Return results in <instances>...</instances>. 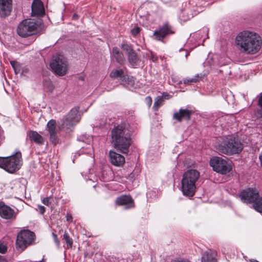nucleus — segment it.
<instances>
[{
  "label": "nucleus",
  "instance_id": "f257e3e1",
  "mask_svg": "<svg viewBox=\"0 0 262 262\" xmlns=\"http://www.w3.org/2000/svg\"><path fill=\"white\" fill-rule=\"evenodd\" d=\"M237 49L242 53L253 55L261 49L262 40L257 33L249 30L239 32L235 39Z\"/></svg>",
  "mask_w": 262,
  "mask_h": 262
},
{
  "label": "nucleus",
  "instance_id": "f03ea898",
  "mask_svg": "<svg viewBox=\"0 0 262 262\" xmlns=\"http://www.w3.org/2000/svg\"><path fill=\"white\" fill-rule=\"evenodd\" d=\"M112 143L117 150L127 154L131 144L130 135L128 129L121 125L114 127L111 132Z\"/></svg>",
  "mask_w": 262,
  "mask_h": 262
},
{
  "label": "nucleus",
  "instance_id": "7ed1b4c3",
  "mask_svg": "<svg viewBox=\"0 0 262 262\" xmlns=\"http://www.w3.org/2000/svg\"><path fill=\"white\" fill-rule=\"evenodd\" d=\"M214 147L220 152L230 156L240 152L243 146L238 139L233 135H228L217 139Z\"/></svg>",
  "mask_w": 262,
  "mask_h": 262
},
{
  "label": "nucleus",
  "instance_id": "20e7f679",
  "mask_svg": "<svg viewBox=\"0 0 262 262\" xmlns=\"http://www.w3.org/2000/svg\"><path fill=\"white\" fill-rule=\"evenodd\" d=\"M21 154L20 152L8 157H0V167L12 173L19 169L21 165Z\"/></svg>",
  "mask_w": 262,
  "mask_h": 262
},
{
  "label": "nucleus",
  "instance_id": "39448f33",
  "mask_svg": "<svg viewBox=\"0 0 262 262\" xmlns=\"http://www.w3.org/2000/svg\"><path fill=\"white\" fill-rule=\"evenodd\" d=\"M38 27L37 22L35 20L26 19L18 24L16 31L19 36L26 37L35 34Z\"/></svg>",
  "mask_w": 262,
  "mask_h": 262
},
{
  "label": "nucleus",
  "instance_id": "423d86ee",
  "mask_svg": "<svg viewBox=\"0 0 262 262\" xmlns=\"http://www.w3.org/2000/svg\"><path fill=\"white\" fill-rule=\"evenodd\" d=\"M35 234L28 230H24L19 232L16 241V248L20 252L30 245L34 239Z\"/></svg>",
  "mask_w": 262,
  "mask_h": 262
},
{
  "label": "nucleus",
  "instance_id": "0eeeda50",
  "mask_svg": "<svg viewBox=\"0 0 262 262\" xmlns=\"http://www.w3.org/2000/svg\"><path fill=\"white\" fill-rule=\"evenodd\" d=\"M80 119L79 107H74L61 121V127L66 130L71 129L79 121Z\"/></svg>",
  "mask_w": 262,
  "mask_h": 262
},
{
  "label": "nucleus",
  "instance_id": "6e6552de",
  "mask_svg": "<svg viewBox=\"0 0 262 262\" xmlns=\"http://www.w3.org/2000/svg\"><path fill=\"white\" fill-rule=\"evenodd\" d=\"M50 67L56 75L63 76L68 70L66 58L61 55H57L51 62Z\"/></svg>",
  "mask_w": 262,
  "mask_h": 262
},
{
  "label": "nucleus",
  "instance_id": "1a4fd4ad",
  "mask_svg": "<svg viewBox=\"0 0 262 262\" xmlns=\"http://www.w3.org/2000/svg\"><path fill=\"white\" fill-rule=\"evenodd\" d=\"M209 163L214 171L221 174H226L232 169L231 163L220 157H215L211 158Z\"/></svg>",
  "mask_w": 262,
  "mask_h": 262
},
{
  "label": "nucleus",
  "instance_id": "9d476101",
  "mask_svg": "<svg viewBox=\"0 0 262 262\" xmlns=\"http://www.w3.org/2000/svg\"><path fill=\"white\" fill-rule=\"evenodd\" d=\"M259 196L258 190L253 188L244 190L239 194L241 201L245 203L254 204Z\"/></svg>",
  "mask_w": 262,
  "mask_h": 262
},
{
  "label": "nucleus",
  "instance_id": "9b49d317",
  "mask_svg": "<svg viewBox=\"0 0 262 262\" xmlns=\"http://www.w3.org/2000/svg\"><path fill=\"white\" fill-rule=\"evenodd\" d=\"M173 33L174 32L172 31L171 27L168 23H165L160 27L158 30L155 31L153 36L155 39L161 41L167 35Z\"/></svg>",
  "mask_w": 262,
  "mask_h": 262
},
{
  "label": "nucleus",
  "instance_id": "f8f14e48",
  "mask_svg": "<svg viewBox=\"0 0 262 262\" xmlns=\"http://www.w3.org/2000/svg\"><path fill=\"white\" fill-rule=\"evenodd\" d=\"M196 189L195 183L182 180V191L184 195L192 196Z\"/></svg>",
  "mask_w": 262,
  "mask_h": 262
},
{
  "label": "nucleus",
  "instance_id": "ddd939ff",
  "mask_svg": "<svg viewBox=\"0 0 262 262\" xmlns=\"http://www.w3.org/2000/svg\"><path fill=\"white\" fill-rule=\"evenodd\" d=\"M56 123L55 120H51L47 124V129L50 134V140L52 144H56L58 143L57 136V130L56 129Z\"/></svg>",
  "mask_w": 262,
  "mask_h": 262
},
{
  "label": "nucleus",
  "instance_id": "4468645a",
  "mask_svg": "<svg viewBox=\"0 0 262 262\" xmlns=\"http://www.w3.org/2000/svg\"><path fill=\"white\" fill-rule=\"evenodd\" d=\"M109 157L111 164L115 166L121 167L125 163L124 157L114 151H110Z\"/></svg>",
  "mask_w": 262,
  "mask_h": 262
},
{
  "label": "nucleus",
  "instance_id": "2eb2a0df",
  "mask_svg": "<svg viewBox=\"0 0 262 262\" xmlns=\"http://www.w3.org/2000/svg\"><path fill=\"white\" fill-rule=\"evenodd\" d=\"M0 216L5 219H11L15 217L14 210L9 206L0 202Z\"/></svg>",
  "mask_w": 262,
  "mask_h": 262
},
{
  "label": "nucleus",
  "instance_id": "dca6fc26",
  "mask_svg": "<svg viewBox=\"0 0 262 262\" xmlns=\"http://www.w3.org/2000/svg\"><path fill=\"white\" fill-rule=\"evenodd\" d=\"M192 113L191 110L180 108L179 112L174 113L173 118L179 122H181L182 120H189Z\"/></svg>",
  "mask_w": 262,
  "mask_h": 262
},
{
  "label": "nucleus",
  "instance_id": "f3484780",
  "mask_svg": "<svg viewBox=\"0 0 262 262\" xmlns=\"http://www.w3.org/2000/svg\"><path fill=\"white\" fill-rule=\"evenodd\" d=\"M45 13L43 3L40 0H34L32 4V16H40Z\"/></svg>",
  "mask_w": 262,
  "mask_h": 262
},
{
  "label": "nucleus",
  "instance_id": "a211bd4d",
  "mask_svg": "<svg viewBox=\"0 0 262 262\" xmlns=\"http://www.w3.org/2000/svg\"><path fill=\"white\" fill-rule=\"evenodd\" d=\"M116 204L120 206H125V209H129L134 207V202L129 195H122L118 197L116 200Z\"/></svg>",
  "mask_w": 262,
  "mask_h": 262
},
{
  "label": "nucleus",
  "instance_id": "6ab92c4d",
  "mask_svg": "<svg viewBox=\"0 0 262 262\" xmlns=\"http://www.w3.org/2000/svg\"><path fill=\"white\" fill-rule=\"evenodd\" d=\"M12 9V0H0V15L5 17L10 14Z\"/></svg>",
  "mask_w": 262,
  "mask_h": 262
},
{
  "label": "nucleus",
  "instance_id": "aec40b11",
  "mask_svg": "<svg viewBox=\"0 0 262 262\" xmlns=\"http://www.w3.org/2000/svg\"><path fill=\"white\" fill-rule=\"evenodd\" d=\"M200 176V172L195 170L191 169L185 172L183 176V179L190 182L196 183Z\"/></svg>",
  "mask_w": 262,
  "mask_h": 262
},
{
  "label": "nucleus",
  "instance_id": "412c9836",
  "mask_svg": "<svg viewBox=\"0 0 262 262\" xmlns=\"http://www.w3.org/2000/svg\"><path fill=\"white\" fill-rule=\"evenodd\" d=\"M28 136L31 141H33L36 144L42 145L44 143V138L35 131H29L28 133Z\"/></svg>",
  "mask_w": 262,
  "mask_h": 262
},
{
  "label": "nucleus",
  "instance_id": "4be33fe9",
  "mask_svg": "<svg viewBox=\"0 0 262 262\" xmlns=\"http://www.w3.org/2000/svg\"><path fill=\"white\" fill-rule=\"evenodd\" d=\"M127 56L128 61L132 67H136L140 64L141 60L135 51L130 53Z\"/></svg>",
  "mask_w": 262,
  "mask_h": 262
},
{
  "label": "nucleus",
  "instance_id": "5701e85b",
  "mask_svg": "<svg viewBox=\"0 0 262 262\" xmlns=\"http://www.w3.org/2000/svg\"><path fill=\"white\" fill-rule=\"evenodd\" d=\"M110 77L113 78H119L121 82H123L126 78L125 74L122 69L113 70L110 73Z\"/></svg>",
  "mask_w": 262,
  "mask_h": 262
},
{
  "label": "nucleus",
  "instance_id": "b1692460",
  "mask_svg": "<svg viewBox=\"0 0 262 262\" xmlns=\"http://www.w3.org/2000/svg\"><path fill=\"white\" fill-rule=\"evenodd\" d=\"M112 53L118 63L122 64L124 62L125 58L119 48L117 47L113 48Z\"/></svg>",
  "mask_w": 262,
  "mask_h": 262
},
{
  "label": "nucleus",
  "instance_id": "393cba45",
  "mask_svg": "<svg viewBox=\"0 0 262 262\" xmlns=\"http://www.w3.org/2000/svg\"><path fill=\"white\" fill-rule=\"evenodd\" d=\"M202 262H215V253L206 252L202 257Z\"/></svg>",
  "mask_w": 262,
  "mask_h": 262
},
{
  "label": "nucleus",
  "instance_id": "a878e982",
  "mask_svg": "<svg viewBox=\"0 0 262 262\" xmlns=\"http://www.w3.org/2000/svg\"><path fill=\"white\" fill-rule=\"evenodd\" d=\"M126 78L123 82L121 83L126 87L133 86L134 84V80L133 77L129 76L127 74H125Z\"/></svg>",
  "mask_w": 262,
  "mask_h": 262
},
{
  "label": "nucleus",
  "instance_id": "bb28decb",
  "mask_svg": "<svg viewBox=\"0 0 262 262\" xmlns=\"http://www.w3.org/2000/svg\"><path fill=\"white\" fill-rule=\"evenodd\" d=\"M253 207L257 212L262 213V197H258V199L253 204Z\"/></svg>",
  "mask_w": 262,
  "mask_h": 262
},
{
  "label": "nucleus",
  "instance_id": "cd10ccee",
  "mask_svg": "<svg viewBox=\"0 0 262 262\" xmlns=\"http://www.w3.org/2000/svg\"><path fill=\"white\" fill-rule=\"evenodd\" d=\"M199 78H202V75L196 74L193 78H186L183 80L184 83L185 85H189L192 83H195L199 81Z\"/></svg>",
  "mask_w": 262,
  "mask_h": 262
},
{
  "label": "nucleus",
  "instance_id": "c85d7f7f",
  "mask_svg": "<svg viewBox=\"0 0 262 262\" xmlns=\"http://www.w3.org/2000/svg\"><path fill=\"white\" fill-rule=\"evenodd\" d=\"M163 101L164 99L163 96H157L155 99V101L153 106V108L155 110H157L158 108L160 107V106L162 104Z\"/></svg>",
  "mask_w": 262,
  "mask_h": 262
},
{
  "label": "nucleus",
  "instance_id": "c756f323",
  "mask_svg": "<svg viewBox=\"0 0 262 262\" xmlns=\"http://www.w3.org/2000/svg\"><path fill=\"white\" fill-rule=\"evenodd\" d=\"M121 48L127 54V56L134 51L132 46L126 43L122 44Z\"/></svg>",
  "mask_w": 262,
  "mask_h": 262
},
{
  "label": "nucleus",
  "instance_id": "7c9ffc66",
  "mask_svg": "<svg viewBox=\"0 0 262 262\" xmlns=\"http://www.w3.org/2000/svg\"><path fill=\"white\" fill-rule=\"evenodd\" d=\"M11 65L13 67L14 72L16 74L19 73L20 71V64L16 61H10Z\"/></svg>",
  "mask_w": 262,
  "mask_h": 262
},
{
  "label": "nucleus",
  "instance_id": "2f4dec72",
  "mask_svg": "<svg viewBox=\"0 0 262 262\" xmlns=\"http://www.w3.org/2000/svg\"><path fill=\"white\" fill-rule=\"evenodd\" d=\"M63 238L64 239L67 245L70 248H72V244H73V240L70 237L69 234L65 232L63 234Z\"/></svg>",
  "mask_w": 262,
  "mask_h": 262
},
{
  "label": "nucleus",
  "instance_id": "473e14b6",
  "mask_svg": "<svg viewBox=\"0 0 262 262\" xmlns=\"http://www.w3.org/2000/svg\"><path fill=\"white\" fill-rule=\"evenodd\" d=\"M7 246L3 243H0V253L2 254H5L7 252Z\"/></svg>",
  "mask_w": 262,
  "mask_h": 262
},
{
  "label": "nucleus",
  "instance_id": "72a5a7b5",
  "mask_svg": "<svg viewBox=\"0 0 262 262\" xmlns=\"http://www.w3.org/2000/svg\"><path fill=\"white\" fill-rule=\"evenodd\" d=\"M44 85L47 87L50 91H52L54 89V86L51 81H46Z\"/></svg>",
  "mask_w": 262,
  "mask_h": 262
},
{
  "label": "nucleus",
  "instance_id": "f704fd0d",
  "mask_svg": "<svg viewBox=\"0 0 262 262\" xmlns=\"http://www.w3.org/2000/svg\"><path fill=\"white\" fill-rule=\"evenodd\" d=\"M140 31V29L139 27H135L134 28H133L132 30H131V32H132V35H133L134 36H136L139 33Z\"/></svg>",
  "mask_w": 262,
  "mask_h": 262
},
{
  "label": "nucleus",
  "instance_id": "c9c22d12",
  "mask_svg": "<svg viewBox=\"0 0 262 262\" xmlns=\"http://www.w3.org/2000/svg\"><path fill=\"white\" fill-rule=\"evenodd\" d=\"M50 199L49 197L43 198L42 200V203L45 205L48 206L50 204Z\"/></svg>",
  "mask_w": 262,
  "mask_h": 262
},
{
  "label": "nucleus",
  "instance_id": "e433bc0d",
  "mask_svg": "<svg viewBox=\"0 0 262 262\" xmlns=\"http://www.w3.org/2000/svg\"><path fill=\"white\" fill-rule=\"evenodd\" d=\"M149 59L151 60L152 61L155 62L157 60L158 58L153 54L152 52H151L150 53Z\"/></svg>",
  "mask_w": 262,
  "mask_h": 262
},
{
  "label": "nucleus",
  "instance_id": "4c0bfd02",
  "mask_svg": "<svg viewBox=\"0 0 262 262\" xmlns=\"http://www.w3.org/2000/svg\"><path fill=\"white\" fill-rule=\"evenodd\" d=\"M126 178L130 181H133L135 179V174L134 172H132L128 176H126Z\"/></svg>",
  "mask_w": 262,
  "mask_h": 262
},
{
  "label": "nucleus",
  "instance_id": "58836bf2",
  "mask_svg": "<svg viewBox=\"0 0 262 262\" xmlns=\"http://www.w3.org/2000/svg\"><path fill=\"white\" fill-rule=\"evenodd\" d=\"M52 235L53 236L55 243H56L57 246H59V244H60V242L58 239L57 235L53 233H52Z\"/></svg>",
  "mask_w": 262,
  "mask_h": 262
},
{
  "label": "nucleus",
  "instance_id": "ea45409f",
  "mask_svg": "<svg viewBox=\"0 0 262 262\" xmlns=\"http://www.w3.org/2000/svg\"><path fill=\"white\" fill-rule=\"evenodd\" d=\"M38 210L41 214H43L45 212V208L44 206L41 205L38 206Z\"/></svg>",
  "mask_w": 262,
  "mask_h": 262
},
{
  "label": "nucleus",
  "instance_id": "a19ab883",
  "mask_svg": "<svg viewBox=\"0 0 262 262\" xmlns=\"http://www.w3.org/2000/svg\"><path fill=\"white\" fill-rule=\"evenodd\" d=\"M258 104L262 108V93H261L259 95Z\"/></svg>",
  "mask_w": 262,
  "mask_h": 262
},
{
  "label": "nucleus",
  "instance_id": "79ce46f5",
  "mask_svg": "<svg viewBox=\"0 0 262 262\" xmlns=\"http://www.w3.org/2000/svg\"><path fill=\"white\" fill-rule=\"evenodd\" d=\"M172 262H190V261L187 259H178L173 260Z\"/></svg>",
  "mask_w": 262,
  "mask_h": 262
},
{
  "label": "nucleus",
  "instance_id": "37998d69",
  "mask_svg": "<svg viewBox=\"0 0 262 262\" xmlns=\"http://www.w3.org/2000/svg\"><path fill=\"white\" fill-rule=\"evenodd\" d=\"M101 181H107L108 180V179L106 178V177L104 176V171L102 172V178L101 179Z\"/></svg>",
  "mask_w": 262,
  "mask_h": 262
},
{
  "label": "nucleus",
  "instance_id": "c03bdc74",
  "mask_svg": "<svg viewBox=\"0 0 262 262\" xmlns=\"http://www.w3.org/2000/svg\"><path fill=\"white\" fill-rule=\"evenodd\" d=\"M162 96H163V99H169L170 98V95L169 94H167L163 93V95Z\"/></svg>",
  "mask_w": 262,
  "mask_h": 262
},
{
  "label": "nucleus",
  "instance_id": "a18cd8bd",
  "mask_svg": "<svg viewBox=\"0 0 262 262\" xmlns=\"http://www.w3.org/2000/svg\"><path fill=\"white\" fill-rule=\"evenodd\" d=\"M146 100L148 103L149 104V105H150L152 102L151 98L150 97H147L146 98Z\"/></svg>",
  "mask_w": 262,
  "mask_h": 262
},
{
  "label": "nucleus",
  "instance_id": "49530a36",
  "mask_svg": "<svg viewBox=\"0 0 262 262\" xmlns=\"http://www.w3.org/2000/svg\"><path fill=\"white\" fill-rule=\"evenodd\" d=\"M0 262H8V261L3 256H0Z\"/></svg>",
  "mask_w": 262,
  "mask_h": 262
},
{
  "label": "nucleus",
  "instance_id": "de8ad7c7",
  "mask_svg": "<svg viewBox=\"0 0 262 262\" xmlns=\"http://www.w3.org/2000/svg\"><path fill=\"white\" fill-rule=\"evenodd\" d=\"M67 220L68 221H70V222L72 221V216H71V215H68L67 216Z\"/></svg>",
  "mask_w": 262,
  "mask_h": 262
},
{
  "label": "nucleus",
  "instance_id": "09e8293b",
  "mask_svg": "<svg viewBox=\"0 0 262 262\" xmlns=\"http://www.w3.org/2000/svg\"><path fill=\"white\" fill-rule=\"evenodd\" d=\"M73 19H76L78 18V15L76 14H74L72 16Z\"/></svg>",
  "mask_w": 262,
  "mask_h": 262
},
{
  "label": "nucleus",
  "instance_id": "8fccbe9b",
  "mask_svg": "<svg viewBox=\"0 0 262 262\" xmlns=\"http://www.w3.org/2000/svg\"><path fill=\"white\" fill-rule=\"evenodd\" d=\"M250 262H259L258 260L254 259H251L250 260Z\"/></svg>",
  "mask_w": 262,
  "mask_h": 262
},
{
  "label": "nucleus",
  "instance_id": "3c124183",
  "mask_svg": "<svg viewBox=\"0 0 262 262\" xmlns=\"http://www.w3.org/2000/svg\"><path fill=\"white\" fill-rule=\"evenodd\" d=\"M188 55H189V52H187V51H186V54H185V57H186V58L188 56Z\"/></svg>",
  "mask_w": 262,
  "mask_h": 262
},
{
  "label": "nucleus",
  "instance_id": "603ef678",
  "mask_svg": "<svg viewBox=\"0 0 262 262\" xmlns=\"http://www.w3.org/2000/svg\"><path fill=\"white\" fill-rule=\"evenodd\" d=\"M2 132L0 130V140L2 139Z\"/></svg>",
  "mask_w": 262,
  "mask_h": 262
}]
</instances>
